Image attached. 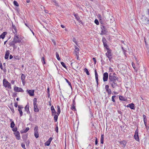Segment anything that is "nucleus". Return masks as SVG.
<instances>
[{"label":"nucleus","instance_id":"obj_16","mask_svg":"<svg viewBox=\"0 0 149 149\" xmlns=\"http://www.w3.org/2000/svg\"><path fill=\"white\" fill-rule=\"evenodd\" d=\"M106 55L107 57L110 56H112V51L111 49L107 50V52L106 53Z\"/></svg>","mask_w":149,"mask_h":149},{"label":"nucleus","instance_id":"obj_40","mask_svg":"<svg viewBox=\"0 0 149 149\" xmlns=\"http://www.w3.org/2000/svg\"><path fill=\"white\" fill-rule=\"evenodd\" d=\"M56 58H57V59H58V61H60L61 60L60 58L59 57L58 54L57 52H56Z\"/></svg>","mask_w":149,"mask_h":149},{"label":"nucleus","instance_id":"obj_61","mask_svg":"<svg viewBox=\"0 0 149 149\" xmlns=\"http://www.w3.org/2000/svg\"><path fill=\"white\" fill-rule=\"evenodd\" d=\"M92 59L94 62V64H95L96 63V61L95 58L93 57V58Z\"/></svg>","mask_w":149,"mask_h":149},{"label":"nucleus","instance_id":"obj_64","mask_svg":"<svg viewBox=\"0 0 149 149\" xmlns=\"http://www.w3.org/2000/svg\"><path fill=\"white\" fill-rule=\"evenodd\" d=\"M14 106L15 107H18L17 102H16L14 103Z\"/></svg>","mask_w":149,"mask_h":149},{"label":"nucleus","instance_id":"obj_31","mask_svg":"<svg viewBox=\"0 0 149 149\" xmlns=\"http://www.w3.org/2000/svg\"><path fill=\"white\" fill-rule=\"evenodd\" d=\"M57 114L58 115H59L61 113V110L60 107L58 105L57 106Z\"/></svg>","mask_w":149,"mask_h":149},{"label":"nucleus","instance_id":"obj_10","mask_svg":"<svg viewBox=\"0 0 149 149\" xmlns=\"http://www.w3.org/2000/svg\"><path fill=\"white\" fill-rule=\"evenodd\" d=\"M108 78V74L107 72H105L103 74V80L104 82L107 81Z\"/></svg>","mask_w":149,"mask_h":149},{"label":"nucleus","instance_id":"obj_13","mask_svg":"<svg viewBox=\"0 0 149 149\" xmlns=\"http://www.w3.org/2000/svg\"><path fill=\"white\" fill-rule=\"evenodd\" d=\"M95 79L97 83V86H98V75L97 72V70L96 69L95 70Z\"/></svg>","mask_w":149,"mask_h":149},{"label":"nucleus","instance_id":"obj_58","mask_svg":"<svg viewBox=\"0 0 149 149\" xmlns=\"http://www.w3.org/2000/svg\"><path fill=\"white\" fill-rule=\"evenodd\" d=\"M101 64L102 65H104L105 63L104 61L103 60V59H101Z\"/></svg>","mask_w":149,"mask_h":149},{"label":"nucleus","instance_id":"obj_22","mask_svg":"<svg viewBox=\"0 0 149 149\" xmlns=\"http://www.w3.org/2000/svg\"><path fill=\"white\" fill-rule=\"evenodd\" d=\"M102 42H103V45L104 47V46H106V45H107V40L104 37H103L102 39Z\"/></svg>","mask_w":149,"mask_h":149},{"label":"nucleus","instance_id":"obj_38","mask_svg":"<svg viewBox=\"0 0 149 149\" xmlns=\"http://www.w3.org/2000/svg\"><path fill=\"white\" fill-rule=\"evenodd\" d=\"M29 129V127H27L26 128V129L24 130L23 132L21 131V133H26L27 131H28Z\"/></svg>","mask_w":149,"mask_h":149},{"label":"nucleus","instance_id":"obj_48","mask_svg":"<svg viewBox=\"0 0 149 149\" xmlns=\"http://www.w3.org/2000/svg\"><path fill=\"white\" fill-rule=\"evenodd\" d=\"M42 61L43 64H45L46 62L45 61V59L44 57H42Z\"/></svg>","mask_w":149,"mask_h":149},{"label":"nucleus","instance_id":"obj_8","mask_svg":"<svg viewBox=\"0 0 149 149\" xmlns=\"http://www.w3.org/2000/svg\"><path fill=\"white\" fill-rule=\"evenodd\" d=\"M26 92L30 96H33L34 95V90H29L27 89L26 91Z\"/></svg>","mask_w":149,"mask_h":149},{"label":"nucleus","instance_id":"obj_27","mask_svg":"<svg viewBox=\"0 0 149 149\" xmlns=\"http://www.w3.org/2000/svg\"><path fill=\"white\" fill-rule=\"evenodd\" d=\"M52 140H47L46 142L45 143V146H48L50 144L51 141Z\"/></svg>","mask_w":149,"mask_h":149},{"label":"nucleus","instance_id":"obj_57","mask_svg":"<svg viewBox=\"0 0 149 149\" xmlns=\"http://www.w3.org/2000/svg\"><path fill=\"white\" fill-rule=\"evenodd\" d=\"M144 42H145V44L146 46V47L147 48L148 47V45L146 41V39L145 38H144Z\"/></svg>","mask_w":149,"mask_h":149},{"label":"nucleus","instance_id":"obj_46","mask_svg":"<svg viewBox=\"0 0 149 149\" xmlns=\"http://www.w3.org/2000/svg\"><path fill=\"white\" fill-rule=\"evenodd\" d=\"M52 111V116L57 114V113L56 112L55 110H52V111Z\"/></svg>","mask_w":149,"mask_h":149},{"label":"nucleus","instance_id":"obj_54","mask_svg":"<svg viewBox=\"0 0 149 149\" xmlns=\"http://www.w3.org/2000/svg\"><path fill=\"white\" fill-rule=\"evenodd\" d=\"M55 131H56V132H57V133L58 132V127L57 125H56V128L55 129Z\"/></svg>","mask_w":149,"mask_h":149},{"label":"nucleus","instance_id":"obj_41","mask_svg":"<svg viewBox=\"0 0 149 149\" xmlns=\"http://www.w3.org/2000/svg\"><path fill=\"white\" fill-rule=\"evenodd\" d=\"M123 51V52L124 54L125 55V56H126V52L127 51L126 50H125L123 47H121Z\"/></svg>","mask_w":149,"mask_h":149},{"label":"nucleus","instance_id":"obj_24","mask_svg":"<svg viewBox=\"0 0 149 149\" xmlns=\"http://www.w3.org/2000/svg\"><path fill=\"white\" fill-rule=\"evenodd\" d=\"M24 110L26 112L29 110V103H27L26 105L24 107Z\"/></svg>","mask_w":149,"mask_h":149},{"label":"nucleus","instance_id":"obj_53","mask_svg":"<svg viewBox=\"0 0 149 149\" xmlns=\"http://www.w3.org/2000/svg\"><path fill=\"white\" fill-rule=\"evenodd\" d=\"M27 135L26 134H25L24 135H23L22 136V138L24 139V140L26 139V138H27Z\"/></svg>","mask_w":149,"mask_h":149},{"label":"nucleus","instance_id":"obj_18","mask_svg":"<svg viewBox=\"0 0 149 149\" xmlns=\"http://www.w3.org/2000/svg\"><path fill=\"white\" fill-rule=\"evenodd\" d=\"M10 54V51L7 50L6 52L4 58L6 59H7L8 58Z\"/></svg>","mask_w":149,"mask_h":149},{"label":"nucleus","instance_id":"obj_4","mask_svg":"<svg viewBox=\"0 0 149 149\" xmlns=\"http://www.w3.org/2000/svg\"><path fill=\"white\" fill-rule=\"evenodd\" d=\"M38 127L36 126L34 128V135L36 138H37L39 137V135L38 132Z\"/></svg>","mask_w":149,"mask_h":149},{"label":"nucleus","instance_id":"obj_2","mask_svg":"<svg viewBox=\"0 0 149 149\" xmlns=\"http://www.w3.org/2000/svg\"><path fill=\"white\" fill-rule=\"evenodd\" d=\"M3 84L5 87H7L9 89L11 88V84L5 79H3Z\"/></svg>","mask_w":149,"mask_h":149},{"label":"nucleus","instance_id":"obj_9","mask_svg":"<svg viewBox=\"0 0 149 149\" xmlns=\"http://www.w3.org/2000/svg\"><path fill=\"white\" fill-rule=\"evenodd\" d=\"M14 91L16 92H23L24 90L21 88L18 87L16 86L14 87Z\"/></svg>","mask_w":149,"mask_h":149},{"label":"nucleus","instance_id":"obj_26","mask_svg":"<svg viewBox=\"0 0 149 149\" xmlns=\"http://www.w3.org/2000/svg\"><path fill=\"white\" fill-rule=\"evenodd\" d=\"M148 19V17L144 15L142 16V17L141 18L142 21L144 22H145Z\"/></svg>","mask_w":149,"mask_h":149},{"label":"nucleus","instance_id":"obj_51","mask_svg":"<svg viewBox=\"0 0 149 149\" xmlns=\"http://www.w3.org/2000/svg\"><path fill=\"white\" fill-rule=\"evenodd\" d=\"M94 22L96 24H97V25L99 24V22L98 20L97 19H95L94 21Z\"/></svg>","mask_w":149,"mask_h":149},{"label":"nucleus","instance_id":"obj_29","mask_svg":"<svg viewBox=\"0 0 149 149\" xmlns=\"http://www.w3.org/2000/svg\"><path fill=\"white\" fill-rule=\"evenodd\" d=\"M118 97H116V95H113L111 98V100L113 101V102H115V99H116V98H117Z\"/></svg>","mask_w":149,"mask_h":149},{"label":"nucleus","instance_id":"obj_50","mask_svg":"<svg viewBox=\"0 0 149 149\" xmlns=\"http://www.w3.org/2000/svg\"><path fill=\"white\" fill-rule=\"evenodd\" d=\"M21 146L24 149H26L25 147V143H22Z\"/></svg>","mask_w":149,"mask_h":149},{"label":"nucleus","instance_id":"obj_5","mask_svg":"<svg viewBox=\"0 0 149 149\" xmlns=\"http://www.w3.org/2000/svg\"><path fill=\"white\" fill-rule=\"evenodd\" d=\"M105 88L106 92L107 93L108 95L110 96L112 93V92L111 89L109 88V85H106L105 86Z\"/></svg>","mask_w":149,"mask_h":149},{"label":"nucleus","instance_id":"obj_28","mask_svg":"<svg viewBox=\"0 0 149 149\" xmlns=\"http://www.w3.org/2000/svg\"><path fill=\"white\" fill-rule=\"evenodd\" d=\"M15 42L14 40L13 41H10L9 42V45L10 46H13L14 45V44H15Z\"/></svg>","mask_w":149,"mask_h":149},{"label":"nucleus","instance_id":"obj_21","mask_svg":"<svg viewBox=\"0 0 149 149\" xmlns=\"http://www.w3.org/2000/svg\"><path fill=\"white\" fill-rule=\"evenodd\" d=\"M14 134L15 136H16L17 138V139H20V137L19 136V133L18 131H17L14 133Z\"/></svg>","mask_w":149,"mask_h":149},{"label":"nucleus","instance_id":"obj_59","mask_svg":"<svg viewBox=\"0 0 149 149\" xmlns=\"http://www.w3.org/2000/svg\"><path fill=\"white\" fill-rule=\"evenodd\" d=\"M106 46H104L105 48L107 50H110V49H109V46L107 45H106Z\"/></svg>","mask_w":149,"mask_h":149},{"label":"nucleus","instance_id":"obj_45","mask_svg":"<svg viewBox=\"0 0 149 149\" xmlns=\"http://www.w3.org/2000/svg\"><path fill=\"white\" fill-rule=\"evenodd\" d=\"M12 28L15 30V33H17V29L15 25H14L13 24H12Z\"/></svg>","mask_w":149,"mask_h":149},{"label":"nucleus","instance_id":"obj_6","mask_svg":"<svg viewBox=\"0 0 149 149\" xmlns=\"http://www.w3.org/2000/svg\"><path fill=\"white\" fill-rule=\"evenodd\" d=\"M116 143H118V145H120L124 147L126 144L127 142L125 140H123L122 141H118V142H117Z\"/></svg>","mask_w":149,"mask_h":149},{"label":"nucleus","instance_id":"obj_63","mask_svg":"<svg viewBox=\"0 0 149 149\" xmlns=\"http://www.w3.org/2000/svg\"><path fill=\"white\" fill-rule=\"evenodd\" d=\"M18 109H21L23 108L22 105H18Z\"/></svg>","mask_w":149,"mask_h":149},{"label":"nucleus","instance_id":"obj_15","mask_svg":"<svg viewBox=\"0 0 149 149\" xmlns=\"http://www.w3.org/2000/svg\"><path fill=\"white\" fill-rule=\"evenodd\" d=\"M73 63V67L76 68L77 69L79 67V64L77 62H74L73 63H71V65L72 66V64Z\"/></svg>","mask_w":149,"mask_h":149},{"label":"nucleus","instance_id":"obj_47","mask_svg":"<svg viewBox=\"0 0 149 149\" xmlns=\"http://www.w3.org/2000/svg\"><path fill=\"white\" fill-rule=\"evenodd\" d=\"M71 109L72 110H74V111L76 110V109L75 108L74 105H72Z\"/></svg>","mask_w":149,"mask_h":149},{"label":"nucleus","instance_id":"obj_52","mask_svg":"<svg viewBox=\"0 0 149 149\" xmlns=\"http://www.w3.org/2000/svg\"><path fill=\"white\" fill-rule=\"evenodd\" d=\"M12 128V130L14 132H16L17 131V129L16 127H15V128L14 127V128Z\"/></svg>","mask_w":149,"mask_h":149},{"label":"nucleus","instance_id":"obj_11","mask_svg":"<svg viewBox=\"0 0 149 149\" xmlns=\"http://www.w3.org/2000/svg\"><path fill=\"white\" fill-rule=\"evenodd\" d=\"M138 127L136 130L134 135V138L135 140H139L138 134Z\"/></svg>","mask_w":149,"mask_h":149},{"label":"nucleus","instance_id":"obj_3","mask_svg":"<svg viewBox=\"0 0 149 149\" xmlns=\"http://www.w3.org/2000/svg\"><path fill=\"white\" fill-rule=\"evenodd\" d=\"M100 28L102 29L100 35H102L106 34L107 32V31L106 27L102 25L100 26Z\"/></svg>","mask_w":149,"mask_h":149},{"label":"nucleus","instance_id":"obj_44","mask_svg":"<svg viewBox=\"0 0 149 149\" xmlns=\"http://www.w3.org/2000/svg\"><path fill=\"white\" fill-rule=\"evenodd\" d=\"M61 64L62 65L64 68H66V69H67V67L66 66V65H65V63L63 62H61Z\"/></svg>","mask_w":149,"mask_h":149},{"label":"nucleus","instance_id":"obj_49","mask_svg":"<svg viewBox=\"0 0 149 149\" xmlns=\"http://www.w3.org/2000/svg\"><path fill=\"white\" fill-rule=\"evenodd\" d=\"M9 108L10 109H11L12 112L13 113H15V111H14V108H13V106H12L11 107H9Z\"/></svg>","mask_w":149,"mask_h":149},{"label":"nucleus","instance_id":"obj_19","mask_svg":"<svg viewBox=\"0 0 149 149\" xmlns=\"http://www.w3.org/2000/svg\"><path fill=\"white\" fill-rule=\"evenodd\" d=\"M7 34V32L6 31L3 32L0 36V38L4 39L6 35Z\"/></svg>","mask_w":149,"mask_h":149},{"label":"nucleus","instance_id":"obj_20","mask_svg":"<svg viewBox=\"0 0 149 149\" xmlns=\"http://www.w3.org/2000/svg\"><path fill=\"white\" fill-rule=\"evenodd\" d=\"M143 120L144 122V124L145 125V126L147 127L146 126V124H147V119L146 118V116L144 114L143 115Z\"/></svg>","mask_w":149,"mask_h":149},{"label":"nucleus","instance_id":"obj_39","mask_svg":"<svg viewBox=\"0 0 149 149\" xmlns=\"http://www.w3.org/2000/svg\"><path fill=\"white\" fill-rule=\"evenodd\" d=\"M84 71L85 72H86V74L87 75H89L90 74V73H89L88 69H87L86 68H85L84 69Z\"/></svg>","mask_w":149,"mask_h":149},{"label":"nucleus","instance_id":"obj_55","mask_svg":"<svg viewBox=\"0 0 149 149\" xmlns=\"http://www.w3.org/2000/svg\"><path fill=\"white\" fill-rule=\"evenodd\" d=\"M72 41L74 42L76 45H77V42L76 40V39L74 38H73L72 39Z\"/></svg>","mask_w":149,"mask_h":149},{"label":"nucleus","instance_id":"obj_1","mask_svg":"<svg viewBox=\"0 0 149 149\" xmlns=\"http://www.w3.org/2000/svg\"><path fill=\"white\" fill-rule=\"evenodd\" d=\"M118 78L116 76H112L109 74L108 78L109 82L112 81H115L118 80Z\"/></svg>","mask_w":149,"mask_h":149},{"label":"nucleus","instance_id":"obj_60","mask_svg":"<svg viewBox=\"0 0 149 149\" xmlns=\"http://www.w3.org/2000/svg\"><path fill=\"white\" fill-rule=\"evenodd\" d=\"M17 93H14L13 94V96L14 97H16L17 95Z\"/></svg>","mask_w":149,"mask_h":149},{"label":"nucleus","instance_id":"obj_12","mask_svg":"<svg viewBox=\"0 0 149 149\" xmlns=\"http://www.w3.org/2000/svg\"><path fill=\"white\" fill-rule=\"evenodd\" d=\"M109 84L111 85V87L113 88H115L118 86L116 81L109 82Z\"/></svg>","mask_w":149,"mask_h":149},{"label":"nucleus","instance_id":"obj_62","mask_svg":"<svg viewBox=\"0 0 149 149\" xmlns=\"http://www.w3.org/2000/svg\"><path fill=\"white\" fill-rule=\"evenodd\" d=\"M75 98V97L74 98V100H73L72 103V105H75L76 104V103L74 100V99Z\"/></svg>","mask_w":149,"mask_h":149},{"label":"nucleus","instance_id":"obj_25","mask_svg":"<svg viewBox=\"0 0 149 149\" xmlns=\"http://www.w3.org/2000/svg\"><path fill=\"white\" fill-rule=\"evenodd\" d=\"M73 15L75 17L77 20L78 21H79V20L80 19V18L79 16L78 15V14L77 13L74 14Z\"/></svg>","mask_w":149,"mask_h":149},{"label":"nucleus","instance_id":"obj_36","mask_svg":"<svg viewBox=\"0 0 149 149\" xmlns=\"http://www.w3.org/2000/svg\"><path fill=\"white\" fill-rule=\"evenodd\" d=\"M15 126V124L14 121H12L10 123V127L11 128H13Z\"/></svg>","mask_w":149,"mask_h":149},{"label":"nucleus","instance_id":"obj_37","mask_svg":"<svg viewBox=\"0 0 149 149\" xmlns=\"http://www.w3.org/2000/svg\"><path fill=\"white\" fill-rule=\"evenodd\" d=\"M13 4L14 5L18 7L19 6V4L17 3V1H14L13 2Z\"/></svg>","mask_w":149,"mask_h":149},{"label":"nucleus","instance_id":"obj_42","mask_svg":"<svg viewBox=\"0 0 149 149\" xmlns=\"http://www.w3.org/2000/svg\"><path fill=\"white\" fill-rule=\"evenodd\" d=\"M79 49L78 48H77V46H75L74 51L76 52V54H77V53H79V52H77L79 51Z\"/></svg>","mask_w":149,"mask_h":149},{"label":"nucleus","instance_id":"obj_43","mask_svg":"<svg viewBox=\"0 0 149 149\" xmlns=\"http://www.w3.org/2000/svg\"><path fill=\"white\" fill-rule=\"evenodd\" d=\"M18 111H19L20 116L21 117L23 115V112L22 111L21 109H18Z\"/></svg>","mask_w":149,"mask_h":149},{"label":"nucleus","instance_id":"obj_34","mask_svg":"<svg viewBox=\"0 0 149 149\" xmlns=\"http://www.w3.org/2000/svg\"><path fill=\"white\" fill-rule=\"evenodd\" d=\"M25 77H26V76H25V75L24 74H21V78L22 80H25Z\"/></svg>","mask_w":149,"mask_h":149},{"label":"nucleus","instance_id":"obj_35","mask_svg":"<svg viewBox=\"0 0 149 149\" xmlns=\"http://www.w3.org/2000/svg\"><path fill=\"white\" fill-rule=\"evenodd\" d=\"M89 110L90 113V115H91L90 117L91 118H93V114L92 111L91 109L89 108Z\"/></svg>","mask_w":149,"mask_h":149},{"label":"nucleus","instance_id":"obj_32","mask_svg":"<svg viewBox=\"0 0 149 149\" xmlns=\"http://www.w3.org/2000/svg\"><path fill=\"white\" fill-rule=\"evenodd\" d=\"M52 2H54V5L57 6H59L56 0H52Z\"/></svg>","mask_w":149,"mask_h":149},{"label":"nucleus","instance_id":"obj_23","mask_svg":"<svg viewBox=\"0 0 149 149\" xmlns=\"http://www.w3.org/2000/svg\"><path fill=\"white\" fill-rule=\"evenodd\" d=\"M119 99L120 100L123 101H126L127 100L126 98H125L124 97H123L122 96L120 95L119 96Z\"/></svg>","mask_w":149,"mask_h":149},{"label":"nucleus","instance_id":"obj_7","mask_svg":"<svg viewBox=\"0 0 149 149\" xmlns=\"http://www.w3.org/2000/svg\"><path fill=\"white\" fill-rule=\"evenodd\" d=\"M13 40L15 43H20L21 42V40L19 39L18 36L16 35H15L13 38Z\"/></svg>","mask_w":149,"mask_h":149},{"label":"nucleus","instance_id":"obj_17","mask_svg":"<svg viewBox=\"0 0 149 149\" xmlns=\"http://www.w3.org/2000/svg\"><path fill=\"white\" fill-rule=\"evenodd\" d=\"M127 107H130L132 109L134 110L135 109L134 104L133 103L129 104L127 106Z\"/></svg>","mask_w":149,"mask_h":149},{"label":"nucleus","instance_id":"obj_14","mask_svg":"<svg viewBox=\"0 0 149 149\" xmlns=\"http://www.w3.org/2000/svg\"><path fill=\"white\" fill-rule=\"evenodd\" d=\"M34 105V110L35 112H38L39 111V110L38 108V104L37 103L33 104Z\"/></svg>","mask_w":149,"mask_h":149},{"label":"nucleus","instance_id":"obj_56","mask_svg":"<svg viewBox=\"0 0 149 149\" xmlns=\"http://www.w3.org/2000/svg\"><path fill=\"white\" fill-rule=\"evenodd\" d=\"M33 102V104L37 103V99L36 97L34 98Z\"/></svg>","mask_w":149,"mask_h":149},{"label":"nucleus","instance_id":"obj_30","mask_svg":"<svg viewBox=\"0 0 149 149\" xmlns=\"http://www.w3.org/2000/svg\"><path fill=\"white\" fill-rule=\"evenodd\" d=\"M59 115H58L57 114L54 115V119L55 122H56L57 121L58 117Z\"/></svg>","mask_w":149,"mask_h":149},{"label":"nucleus","instance_id":"obj_33","mask_svg":"<svg viewBox=\"0 0 149 149\" xmlns=\"http://www.w3.org/2000/svg\"><path fill=\"white\" fill-rule=\"evenodd\" d=\"M65 80L66 82L70 86L71 88H72V86L71 83L66 78H65Z\"/></svg>","mask_w":149,"mask_h":149}]
</instances>
